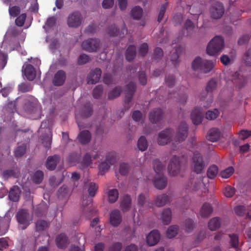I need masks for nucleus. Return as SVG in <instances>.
<instances>
[{
	"label": "nucleus",
	"instance_id": "obj_1",
	"mask_svg": "<svg viewBox=\"0 0 251 251\" xmlns=\"http://www.w3.org/2000/svg\"><path fill=\"white\" fill-rule=\"evenodd\" d=\"M188 127L185 122H182L178 126L176 135L173 139H172L173 133V129L169 128L161 131L158 133L157 143L161 146H164L171 141L176 142H181L185 140L188 136Z\"/></svg>",
	"mask_w": 251,
	"mask_h": 251
},
{
	"label": "nucleus",
	"instance_id": "obj_2",
	"mask_svg": "<svg viewBox=\"0 0 251 251\" xmlns=\"http://www.w3.org/2000/svg\"><path fill=\"white\" fill-rule=\"evenodd\" d=\"M186 164L187 162V159L184 157L179 158L176 155H173L171 158L168 166V172L171 176H176L180 172V170L182 167V165Z\"/></svg>",
	"mask_w": 251,
	"mask_h": 251
},
{
	"label": "nucleus",
	"instance_id": "obj_3",
	"mask_svg": "<svg viewBox=\"0 0 251 251\" xmlns=\"http://www.w3.org/2000/svg\"><path fill=\"white\" fill-rule=\"evenodd\" d=\"M214 64L213 61L203 60L201 57H197L193 61L192 67L194 70H200L203 73H208L213 69Z\"/></svg>",
	"mask_w": 251,
	"mask_h": 251
},
{
	"label": "nucleus",
	"instance_id": "obj_4",
	"mask_svg": "<svg viewBox=\"0 0 251 251\" xmlns=\"http://www.w3.org/2000/svg\"><path fill=\"white\" fill-rule=\"evenodd\" d=\"M24 108L27 113L36 114L38 118L40 117L41 106L37 100L34 97L29 96L25 99Z\"/></svg>",
	"mask_w": 251,
	"mask_h": 251
},
{
	"label": "nucleus",
	"instance_id": "obj_5",
	"mask_svg": "<svg viewBox=\"0 0 251 251\" xmlns=\"http://www.w3.org/2000/svg\"><path fill=\"white\" fill-rule=\"evenodd\" d=\"M224 46V38L220 36H215L209 43L206 49L208 54L214 55L221 52Z\"/></svg>",
	"mask_w": 251,
	"mask_h": 251
},
{
	"label": "nucleus",
	"instance_id": "obj_6",
	"mask_svg": "<svg viewBox=\"0 0 251 251\" xmlns=\"http://www.w3.org/2000/svg\"><path fill=\"white\" fill-rule=\"evenodd\" d=\"M186 189L191 191H199L205 193L206 189L202 178H191L186 187Z\"/></svg>",
	"mask_w": 251,
	"mask_h": 251
},
{
	"label": "nucleus",
	"instance_id": "obj_7",
	"mask_svg": "<svg viewBox=\"0 0 251 251\" xmlns=\"http://www.w3.org/2000/svg\"><path fill=\"white\" fill-rule=\"evenodd\" d=\"M193 171L199 174L201 173L205 168V164L201 154L198 152H194L192 158Z\"/></svg>",
	"mask_w": 251,
	"mask_h": 251
},
{
	"label": "nucleus",
	"instance_id": "obj_8",
	"mask_svg": "<svg viewBox=\"0 0 251 251\" xmlns=\"http://www.w3.org/2000/svg\"><path fill=\"white\" fill-rule=\"evenodd\" d=\"M136 90V85L134 82H130L126 87L125 90V110L128 109L130 107V102L131 101L133 95Z\"/></svg>",
	"mask_w": 251,
	"mask_h": 251
},
{
	"label": "nucleus",
	"instance_id": "obj_9",
	"mask_svg": "<svg viewBox=\"0 0 251 251\" xmlns=\"http://www.w3.org/2000/svg\"><path fill=\"white\" fill-rule=\"evenodd\" d=\"M116 162V155L114 151L109 152L106 155L105 161L102 162L99 165L100 173L103 175L105 171H107L110 166Z\"/></svg>",
	"mask_w": 251,
	"mask_h": 251
},
{
	"label": "nucleus",
	"instance_id": "obj_10",
	"mask_svg": "<svg viewBox=\"0 0 251 251\" xmlns=\"http://www.w3.org/2000/svg\"><path fill=\"white\" fill-rule=\"evenodd\" d=\"M100 47V41L95 38H89L83 41L81 44L82 49L89 52L96 51Z\"/></svg>",
	"mask_w": 251,
	"mask_h": 251
},
{
	"label": "nucleus",
	"instance_id": "obj_11",
	"mask_svg": "<svg viewBox=\"0 0 251 251\" xmlns=\"http://www.w3.org/2000/svg\"><path fill=\"white\" fill-rule=\"evenodd\" d=\"M82 19V16L79 11H74L70 14L68 17V25L69 27H77L81 24Z\"/></svg>",
	"mask_w": 251,
	"mask_h": 251
},
{
	"label": "nucleus",
	"instance_id": "obj_12",
	"mask_svg": "<svg viewBox=\"0 0 251 251\" xmlns=\"http://www.w3.org/2000/svg\"><path fill=\"white\" fill-rule=\"evenodd\" d=\"M210 12L212 18L215 19L221 18L224 14L225 8L223 4L216 1L211 5Z\"/></svg>",
	"mask_w": 251,
	"mask_h": 251
},
{
	"label": "nucleus",
	"instance_id": "obj_13",
	"mask_svg": "<svg viewBox=\"0 0 251 251\" xmlns=\"http://www.w3.org/2000/svg\"><path fill=\"white\" fill-rule=\"evenodd\" d=\"M82 205L83 207V214L86 215L88 218L91 217L97 213L96 209L93 206L91 198H88L86 200H84Z\"/></svg>",
	"mask_w": 251,
	"mask_h": 251
},
{
	"label": "nucleus",
	"instance_id": "obj_14",
	"mask_svg": "<svg viewBox=\"0 0 251 251\" xmlns=\"http://www.w3.org/2000/svg\"><path fill=\"white\" fill-rule=\"evenodd\" d=\"M101 70L97 68L91 71L87 75V83L94 84L98 82L101 75Z\"/></svg>",
	"mask_w": 251,
	"mask_h": 251
},
{
	"label": "nucleus",
	"instance_id": "obj_15",
	"mask_svg": "<svg viewBox=\"0 0 251 251\" xmlns=\"http://www.w3.org/2000/svg\"><path fill=\"white\" fill-rule=\"evenodd\" d=\"M164 113L160 108H154L151 110L149 113V120L153 124H156L163 118Z\"/></svg>",
	"mask_w": 251,
	"mask_h": 251
},
{
	"label": "nucleus",
	"instance_id": "obj_16",
	"mask_svg": "<svg viewBox=\"0 0 251 251\" xmlns=\"http://www.w3.org/2000/svg\"><path fill=\"white\" fill-rule=\"evenodd\" d=\"M60 160L58 155L54 154L48 157L45 163L46 168L49 170H54Z\"/></svg>",
	"mask_w": 251,
	"mask_h": 251
},
{
	"label": "nucleus",
	"instance_id": "obj_17",
	"mask_svg": "<svg viewBox=\"0 0 251 251\" xmlns=\"http://www.w3.org/2000/svg\"><path fill=\"white\" fill-rule=\"evenodd\" d=\"M231 81L239 89L244 87L246 84L247 81L245 77L240 75L238 72H235L233 74L231 78Z\"/></svg>",
	"mask_w": 251,
	"mask_h": 251
},
{
	"label": "nucleus",
	"instance_id": "obj_18",
	"mask_svg": "<svg viewBox=\"0 0 251 251\" xmlns=\"http://www.w3.org/2000/svg\"><path fill=\"white\" fill-rule=\"evenodd\" d=\"M191 118L194 124L198 125L200 124L202 120V109L201 107H196L191 114Z\"/></svg>",
	"mask_w": 251,
	"mask_h": 251
},
{
	"label": "nucleus",
	"instance_id": "obj_19",
	"mask_svg": "<svg viewBox=\"0 0 251 251\" xmlns=\"http://www.w3.org/2000/svg\"><path fill=\"white\" fill-rule=\"evenodd\" d=\"M110 223L114 226H117L122 222V215L118 209L111 211L110 214Z\"/></svg>",
	"mask_w": 251,
	"mask_h": 251
},
{
	"label": "nucleus",
	"instance_id": "obj_20",
	"mask_svg": "<svg viewBox=\"0 0 251 251\" xmlns=\"http://www.w3.org/2000/svg\"><path fill=\"white\" fill-rule=\"evenodd\" d=\"M160 235L157 230H152L147 237V242L150 246L156 245L159 241Z\"/></svg>",
	"mask_w": 251,
	"mask_h": 251
},
{
	"label": "nucleus",
	"instance_id": "obj_21",
	"mask_svg": "<svg viewBox=\"0 0 251 251\" xmlns=\"http://www.w3.org/2000/svg\"><path fill=\"white\" fill-rule=\"evenodd\" d=\"M153 183L155 188L162 190L164 189L167 184V178L163 175H160L154 178Z\"/></svg>",
	"mask_w": 251,
	"mask_h": 251
},
{
	"label": "nucleus",
	"instance_id": "obj_22",
	"mask_svg": "<svg viewBox=\"0 0 251 251\" xmlns=\"http://www.w3.org/2000/svg\"><path fill=\"white\" fill-rule=\"evenodd\" d=\"M66 78V73L63 70H59L54 75L53 83L55 86H62L64 83Z\"/></svg>",
	"mask_w": 251,
	"mask_h": 251
},
{
	"label": "nucleus",
	"instance_id": "obj_23",
	"mask_svg": "<svg viewBox=\"0 0 251 251\" xmlns=\"http://www.w3.org/2000/svg\"><path fill=\"white\" fill-rule=\"evenodd\" d=\"M28 217V213L25 210H21L19 211L17 214V218L18 222L20 224L24 225L22 227L23 229L26 228L29 225L27 220Z\"/></svg>",
	"mask_w": 251,
	"mask_h": 251
},
{
	"label": "nucleus",
	"instance_id": "obj_24",
	"mask_svg": "<svg viewBox=\"0 0 251 251\" xmlns=\"http://www.w3.org/2000/svg\"><path fill=\"white\" fill-rule=\"evenodd\" d=\"M107 32L108 34L111 36H117L118 35H125L127 33V29L126 27V25H124V28L122 29L121 32L120 33L119 29L115 25H112L109 26L107 29Z\"/></svg>",
	"mask_w": 251,
	"mask_h": 251
},
{
	"label": "nucleus",
	"instance_id": "obj_25",
	"mask_svg": "<svg viewBox=\"0 0 251 251\" xmlns=\"http://www.w3.org/2000/svg\"><path fill=\"white\" fill-rule=\"evenodd\" d=\"M21 191L18 186H13L9 191L8 194L9 199L14 202H17L20 199Z\"/></svg>",
	"mask_w": 251,
	"mask_h": 251
},
{
	"label": "nucleus",
	"instance_id": "obj_26",
	"mask_svg": "<svg viewBox=\"0 0 251 251\" xmlns=\"http://www.w3.org/2000/svg\"><path fill=\"white\" fill-rule=\"evenodd\" d=\"M55 241L57 246L60 249H65L69 244L68 238L64 233L58 235L56 238Z\"/></svg>",
	"mask_w": 251,
	"mask_h": 251
},
{
	"label": "nucleus",
	"instance_id": "obj_27",
	"mask_svg": "<svg viewBox=\"0 0 251 251\" xmlns=\"http://www.w3.org/2000/svg\"><path fill=\"white\" fill-rule=\"evenodd\" d=\"M24 73L26 78L29 81L34 80L35 77V69L33 66L30 64L26 65L24 70Z\"/></svg>",
	"mask_w": 251,
	"mask_h": 251
},
{
	"label": "nucleus",
	"instance_id": "obj_28",
	"mask_svg": "<svg viewBox=\"0 0 251 251\" xmlns=\"http://www.w3.org/2000/svg\"><path fill=\"white\" fill-rule=\"evenodd\" d=\"M221 133L217 128H212L208 131L207 136V139L211 142L217 141L220 137Z\"/></svg>",
	"mask_w": 251,
	"mask_h": 251
},
{
	"label": "nucleus",
	"instance_id": "obj_29",
	"mask_svg": "<svg viewBox=\"0 0 251 251\" xmlns=\"http://www.w3.org/2000/svg\"><path fill=\"white\" fill-rule=\"evenodd\" d=\"M78 139L81 144L85 145L88 143L91 140V133L88 130H83L81 131L78 135Z\"/></svg>",
	"mask_w": 251,
	"mask_h": 251
},
{
	"label": "nucleus",
	"instance_id": "obj_30",
	"mask_svg": "<svg viewBox=\"0 0 251 251\" xmlns=\"http://www.w3.org/2000/svg\"><path fill=\"white\" fill-rule=\"evenodd\" d=\"M161 220L164 225H168L170 223L172 220V212L170 208L164 209L161 214Z\"/></svg>",
	"mask_w": 251,
	"mask_h": 251
},
{
	"label": "nucleus",
	"instance_id": "obj_31",
	"mask_svg": "<svg viewBox=\"0 0 251 251\" xmlns=\"http://www.w3.org/2000/svg\"><path fill=\"white\" fill-rule=\"evenodd\" d=\"M213 212V208L208 203H204L201 208L200 213L202 217L207 218L210 216Z\"/></svg>",
	"mask_w": 251,
	"mask_h": 251
},
{
	"label": "nucleus",
	"instance_id": "obj_32",
	"mask_svg": "<svg viewBox=\"0 0 251 251\" xmlns=\"http://www.w3.org/2000/svg\"><path fill=\"white\" fill-rule=\"evenodd\" d=\"M136 55V48L134 45L129 46L126 52V59L129 61H132Z\"/></svg>",
	"mask_w": 251,
	"mask_h": 251
},
{
	"label": "nucleus",
	"instance_id": "obj_33",
	"mask_svg": "<svg viewBox=\"0 0 251 251\" xmlns=\"http://www.w3.org/2000/svg\"><path fill=\"white\" fill-rule=\"evenodd\" d=\"M99 157L98 151H96L95 154L91 155L89 153L84 154L82 159V164L85 166H88L92 162V158L96 159Z\"/></svg>",
	"mask_w": 251,
	"mask_h": 251
},
{
	"label": "nucleus",
	"instance_id": "obj_34",
	"mask_svg": "<svg viewBox=\"0 0 251 251\" xmlns=\"http://www.w3.org/2000/svg\"><path fill=\"white\" fill-rule=\"evenodd\" d=\"M170 200V197L166 194L159 195L156 198L154 203L158 207L163 206Z\"/></svg>",
	"mask_w": 251,
	"mask_h": 251
},
{
	"label": "nucleus",
	"instance_id": "obj_35",
	"mask_svg": "<svg viewBox=\"0 0 251 251\" xmlns=\"http://www.w3.org/2000/svg\"><path fill=\"white\" fill-rule=\"evenodd\" d=\"M221 226V219L219 217H214L208 223V227L212 231L216 230Z\"/></svg>",
	"mask_w": 251,
	"mask_h": 251
},
{
	"label": "nucleus",
	"instance_id": "obj_36",
	"mask_svg": "<svg viewBox=\"0 0 251 251\" xmlns=\"http://www.w3.org/2000/svg\"><path fill=\"white\" fill-rule=\"evenodd\" d=\"M152 165L154 171L158 175H163L164 166L159 159H155L153 161Z\"/></svg>",
	"mask_w": 251,
	"mask_h": 251
},
{
	"label": "nucleus",
	"instance_id": "obj_37",
	"mask_svg": "<svg viewBox=\"0 0 251 251\" xmlns=\"http://www.w3.org/2000/svg\"><path fill=\"white\" fill-rule=\"evenodd\" d=\"M130 15L134 19L139 20L143 15V9L139 6H135L131 9Z\"/></svg>",
	"mask_w": 251,
	"mask_h": 251
},
{
	"label": "nucleus",
	"instance_id": "obj_38",
	"mask_svg": "<svg viewBox=\"0 0 251 251\" xmlns=\"http://www.w3.org/2000/svg\"><path fill=\"white\" fill-rule=\"evenodd\" d=\"M131 199L129 195L124 196L121 201V207L123 211H127L131 206Z\"/></svg>",
	"mask_w": 251,
	"mask_h": 251
},
{
	"label": "nucleus",
	"instance_id": "obj_39",
	"mask_svg": "<svg viewBox=\"0 0 251 251\" xmlns=\"http://www.w3.org/2000/svg\"><path fill=\"white\" fill-rule=\"evenodd\" d=\"M93 109L92 106L89 103H87L84 105L81 112V116L84 118H87L90 117L92 113Z\"/></svg>",
	"mask_w": 251,
	"mask_h": 251
},
{
	"label": "nucleus",
	"instance_id": "obj_40",
	"mask_svg": "<svg viewBox=\"0 0 251 251\" xmlns=\"http://www.w3.org/2000/svg\"><path fill=\"white\" fill-rule=\"evenodd\" d=\"M178 229V226L177 225L170 226L166 231L167 237L169 238H174L177 235Z\"/></svg>",
	"mask_w": 251,
	"mask_h": 251
},
{
	"label": "nucleus",
	"instance_id": "obj_41",
	"mask_svg": "<svg viewBox=\"0 0 251 251\" xmlns=\"http://www.w3.org/2000/svg\"><path fill=\"white\" fill-rule=\"evenodd\" d=\"M47 130H48V132L50 133V128H47ZM51 135L50 134V135L47 134L44 135L43 137L42 138V144H43L44 146L48 149H49L51 147Z\"/></svg>",
	"mask_w": 251,
	"mask_h": 251
},
{
	"label": "nucleus",
	"instance_id": "obj_42",
	"mask_svg": "<svg viewBox=\"0 0 251 251\" xmlns=\"http://www.w3.org/2000/svg\"><path fill=\"white\" fill-rule=\"evenodd\" d=\"M230 238L229 243L232 248L237 249L239 245V236L237 234L233 233L228 235Z\"/></svg>",
	"mask_w": 251,
	"mask_h": 251
},
{
	"label": "nucleus",
	"instance_id": "obj_43",
	"mask_svg": "<svg viewBox=\"0 0 251 251\" xmlns=\"http://www.w3.org/2000/svg\"><path fill=\"white\" fill-rule=\"evenodd\" d=\"M122 93V88L120 86H116L113 90L110 91L108 95L109 100H113L120 96Z\"/></svg>",
	"mask_w": 251,
	"mask_h": 251
},
{
	"label": "nucleus",
	"instance_id": "obj_44",
	"mask_svg": "<svg viewBox=\"0 0 251 251\" xmlns=\"http://www.w3.org/2000/svg\"><path fill=\"white\" fill-rule=\"evenodd\" d=\"M35 224L36 231L38 232L45 230L49 226V224L48 222L43 220L37 221Z\"/></svg>",
	"mask_w": 251,
	"mask_h": 251
},
{
	"label": "nucleus",
	"instance_id": "obj_45",
	"mask_svg": "<svg viewBox=\"0 0 251 251\" xmlns=\"http://www.w3.org/2000/svg\"><path fill=\"white\" fill-rule=\"evenodd\" d=\"M137 146L138 149L143 151L147 149L148 145L146 138L145 137L142 136L140 137L138 140Z\"/></svg>",
	"mask_w": 251,
	"mask_h": 251
},
{
	"label": "nucleus",
	"instance_id": "obj_46",
	"mask_svg": "<svg viewBox=\"0 0 251 251\" xmlns=\"http://www.w3.org/2000/svg\"><path fill=\"white\" fill-rule=\"evenodd\" d=\"M118 197L119 193L116 189L109 190L108 192V201L110 203H114L116 201Z\"/></svg>",
	"mask_w": 251,
	"mask_h": 251
},
{
	"label": "nucleus",
	"instance_id": "obj_47",
	"mask_svg": "<svg viewBox=\"0 0 251 251\" xmlns=\"http://www.w3.org/2000/svg\"><path fill=\"white\" fill-rule=\"evenodd\" d=\"M218 172V167L216 165H212L207 171V177L210 179H213L216 176Z\"/></svg>",
	"mask_w": 251,
	"mask_h": 251
},
{
	"label": "nucleus",
	"instance_id": "obj_48",
	"mask_svg": "<svg viewBox=\"0 0 251 251\" xmlns=\"http://www.w3.org/2000/svg\"><path fill=\"white\" fill-rule=\"evenodd\" d=\"M217 86V81L213 78L209 80L206 85V90L207 92H212L214 91Z\"/></svg>",
	"mask_w": 251,
	"mask_h": 251
},
{
	"label": "nucleus",
	"instance_id": "obj_49",
	"mask_svg": "<svg viewBox=\"0 0 251 251\" xmlns=\"http://www.w3.org/2000/svg\"><path fill=\"white\" fill-rule=\"evenodd\" d=\"M44 174L41 171H37L34 174L32 180L36 184H40L43 180Z\"/></svg>",
	"mask_w": 251,
	"mask_h": 251
},
{
	"label": "nucleus",
	"instance_id": "obj_50",
	"mask_svg": "<svg viewBox=\"0 0 251 251\" xmlns=\"http://www.w3.org/2000/svg\"><path fill=\"white\" fill-rule=\"evenodd\" d=\"M19 90L21 92L25 93L30 92L32 90V87L29 83L23 82L19 85Z\"/></svg>",
	"mask_w": 251,
	"mask_h": 251
},
{
	"label": "nucleus",
	"instance_id": "obj_51",
	"mask_svg": "<svg viewBox=\"0 0 251 251\" xmlns=\"http://www.w3.org/2000/svg\"><path fill=\"white\" fill-rule=\"evenodd\" d=\"M98 189V186L94 182H91L88 185V192L91 197H94Z\"/></svg>",
	"mask_w": 251,
	"mask_h": 251
},
{
	"label": "nucleus",
	"instance_id": "obj_52",
	"mask_svg": "<svg viewBox=\"0 0 251 251\" xmlns=\"http://www.w3.org/2000/svg\"><path fill=\"white\" fill-rule=\"evenodd\" d=\"M234 171V169L232 167H229L221 171L220 175L224 178H227L233 174Z\"/></svg>",
	"mask_w": 251,
	"mask_h": 251
},
{
	"label": "nucleus",
	"instance_id": "obj_53",
	"mask_svg": "<svg viewBox=\"0 0 251 251\" xmlns=\"http://www.w3.org/2000/svg\"><path fill=\"white\" fill-rule=\"evenodd\" d=\"M8 11L11 17H16L20 14L21 8L18 6H10L9 7Z\"/></svg>",
	"mask_w": 251,
	"mask_h": 251
},
{
	"label": "nucleus",
	"instance_id": "obj_54",
	"mask_svg": "<svg viewBox=\"0 0 251 251\" xmlns=\"http://www.w3.org/2000/svg\"><path fill=\"white\" fill-rule=\"evenodd\" d=\"M26 150V146L25 145L19 146L15 151V155L16 157L22 156L25 152Z\"/></svg>",
	"mask_w": 251,
	"mask_h": 251
},
{
	"label": "nucleus",
	"instance_id": "obj_55",
	"mask_svg": "<svg viewBox=\"0 0 251 251\" xmlns=\"http://www.w3.org/2000/svg\"><path fill=\"white\" fill-rule=\"evenodd\" d=\"M168 4L169 2H166L163 3L162 5H161L157 19V21L158 22L160 23L163 19L166 9L168 6Z\"/></svg>",
	"mask_w": 251,
	"mask_h": 251
},
{
	"label": "nucleus",
	"instance_id": "obj_56",
	"mask_svg": "<svg viewBox=\"0 0 251 251\" xmlns=\"http://www.w3.org/2000/svg\"><path fill=\"white\" fill-rule=\"evenodd\" d=\"M103 92L102 85H98L96 86L93 91V96L95 99H98L101 97Z\"/></svg>",
	"mask_w": 251,
	"mask_h": 251
},
{
	"label": "nucleus",
	"instance_id": "obj_57",
	"mask_svg": "<svg viewBox=\"0 0 251 251\" xmlns=\"http://www.w3.org/2000/svg\"><path fill=\"white\" fill-rule=\"evenodd\" d=\"M176 95L178 97V100L179 102L182 104H185L187 100V96L185 94L179 95L178 94H176L175 93H174L173 94L171 93L168 95V98H172L173 97L172 95H173L174 97H176Z\"/></svg>",
	"mask_w": 251,
	"mask_h": 251
},
{
	"label": "nucleus",
	"instance_id": "obj_58",
	"mask_svg": "<svg viewBox=\"0 0 251 251\" xmlns=\"http://www.w3.org/2000/svg\"><path fill=\"white\" fill-rule=\"evenodd\" d=\"M26 18V14L23 13L19 15L15 20V24L18 26L24 25Z\"/></svg>",
	"mask_w": 251,
	"mask_h": 251
},
{
	"label": "nucleus",
	"instance_id": "obj_59",
	"mask_svg": "<svg viewBox=\"0 0 251 251\" xmlns=\"http://www.w3.org/2000/svg\"><path fill=\"white\" fill-rule=\"evenodd\" d=\"M235 193V188L231 186H227L224 190V194L226 197H232Z\"/></svg>",
	"mask_w": 251,
	"mask_h": 251
},
{
	"label": "nucleus",
	"instance_id": "obj_60",
	"mask_svg": "<svg viewBox=\"0 0 251 251\" xmlns=\"http://www.w3.org/2000/svg\"><path fill=\"white\" fill-rule=\"evenodd\" d=\"M194 227V222L190 219H187L185 222L184 229L187 232H191Z\"/></svg>",
	"mask_w": 251,
	"mask_h": 251
},
{
	"label": "nucleus",
	"instance_id": "obj_61",
	"mask_svg": "<svg viewBox=\"0 0 251 251\" xmlns=\"http://www.w3.org/2000/svg\"><path fill=\"white\" fill-rule=\"evenodd\" d=\"M243 59L247 65L251 66V48H249L244 53Z\"/></svg>",
	"mask_w": 251,
	"mask_h": 251
},
{
	"label": "nucleus",
	"instance_id": "obj_62",
	"mask_svg": "<svg viewBox=\"0 0 251 251\" xmlns=\"http://www.w3.org/2000/svg\"><path fill=\"white\" fill-rule=\"evenodd\" d=\"M103 82L107 85L114 84L116 82L115 80L113 78L111 75L109 74H105L103 79Z\"/></svg>",
	"mask_w": 251,
	"mask_h": 251
},
{
	"label": "nucleus",
	"instance_id": "obj_63",
	"mask_svg": "<svg viewBox=\"0 0 251 251\" xmlns=\"http://www.w3.org/2000/svg\"><path fill=\"white\" fill-rule=\"evenodd\" d=\"M129 166L126 163H122L119 167V172L122 176L126 175L129 171Z\"/></svg>",
	"mask_w": 251,
	"mask_h": 251
},
{
	"label": "nucleus",
	"instance_id": "obj_64",
	"mask_svg": "<svg viewBox=\"0 0 251 251\" xmlns=\"http://www.w3.org/2000/svg\"><path fill=\"white\" fill-rule=\"evenodd\" d=\"M218 115L219 111L217 109H215L213 111L209 110L206 113V119L210 120L215 119Z\"/></svg>",
	"mask_w": 251,
	"mask_h": 251
}]
</instances>
